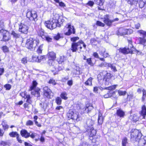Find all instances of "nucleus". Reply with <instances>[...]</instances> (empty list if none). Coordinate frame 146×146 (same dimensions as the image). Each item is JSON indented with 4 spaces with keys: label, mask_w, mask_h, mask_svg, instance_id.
Listing matches in <instances>:
<instances>
[{
    "label": "nucleus",
    "mask_w": 146,
    "mask_h": 146,
    "mask_svg": "<svg viewBox=\"0 0 146 146\" xmlns=\"http://www.w3.org/2000/svg\"><path fill=\"white\" fill-rule=\"evenodd\" d=\"M96 25L99 26H101L102 27H104L105 25L104 23L99 21H97L96 23Z\"/></svg>",
    "instance_id": "603ef678"
},
{
    "label": "nucleus",
    "mask_w": 146,
    "mask_h": 146,
    "mask_svg": "<svg viewBox=\"0 0 146 146\" xmlns=\"http://www.w3.org/2000/svg\"><path fill=\"white\" fill-rule=\"evenodd\" d=\"M109 15H106L104 16V19L103 21L107 26H110L111 25L112 22L111 20L109 19Z\"/></svg>",
    "instance_id": "2eb2a0df"
},
{
    "label": "nucleus",
    "mask_w": 146,
    "mask_h": 146,
    "mask_svg": "<svg viewBox=\"0 0 146 146\" xmlns=\"http://www.w3.org/2000/svg\"><path fill=\"white\" fill-rule=\"evenodd\" d=\"M127 139L126 138H124L122 141V146H126V144L127 143Z\"/></svg>",
    "instance_id": "49530a36"
},
{
    "label": "nucleus",
    "mask_w": 146,
    "mask_h": 146,
    "mask_svg": "<svg viewBox=\"0 0 146 146\" xmlns=\"http://www.w3.org/2000/svg\"><path fill=\"white\" fill-rule=\"evenodd\" d=\"M79 39V38L78 37H73L71 38V40L74 42H75L76 41V40H78Z\"/></svg>",
    "instance_id": "bf43d9fd"
},
{
    "label": "nucleus",
    "mask_w": 146,
    "mask_h": 146,
    "mask_svg": "<svg viewBox=\"0 0 146 146\" xmlns=\"http://www.w3.org/2000/svg\"><path fill=\"white\" fill-rule=\"evenodd\" d=\"M141 115L143 117V118H145L146 115V107L145 105H143L142 107V110L141 112Z\"/></svg>",
    "instance_id": "393cba45"
},
{
    "label": "nucleus",
    "mask_w": 146,
    "mask_h": 146,
    "mask_svg": "<svg viewBox=\"0 0 146 146\" xmlns=\"http://www.w3.org/2000/svg\"><path fill=\"white\" fill-rule=\"evenodd\" d=\"M118 93L119 96H124L126 94V92L125 91H123L119 90L118 91Z\"/></svg>",
    "instance_id": "a18cd8bd"
},
{
    "label": "nucleus",
    "mask_w": 146,
    "mask_h": 146,
    "mask_svg": "<svg viewBox=\"0 0 146 146\" xmlns=\"http://www.w3.org/2000/svg\"><path fill=\"white\" fill-rule=\"evenodd\" d=\"M66 27L68 29V31L65 34L66 35H69L72 33L75 34V31L73 26H72L70 24H68L66 25Z\"/></svg>",
    "instance_id": "ddd939ff"
},
{
    "label": "nucleus",
    "mask_w": 146,
    "mask_h": 146,
    "mask_svg": "<svg viewBox=\"0 0 146 146\" xmlns=\"http://www.w3.org/2000/svg\"><path fill=\"white\" fill-rule=\"evenodd\" d=\"M52 20L57 24L58 27H59L61 26L64 21V20L63 18V17L60 16L58 14L54 12L52 16Z\"/></svg>",
    "instance_id": "20e7f679"
},
{
    "label": "nucleus",
    "mask_w": 146,
    "mask_h": 146,
    "mask_svg": "<svg viewBox=\"0 0 146 146\" xmlns=\"http://www.w3.org/2000/svg\"><path fill=\"white\" fill-rule=\"evenodd\" d=\"M9 136L11 137H17V136H19V134L16 132H12L9 134Z\"/></svg>",
    "instance_id": "2f4dec72"
},
{
    "label": "nucleus",
    "mask_w": 146,
    "mask_h": 146,
    "mask_svg": "<svg viewBox=\"0 0 146 146\" xmlns=\"http://www.w3.org/2000/svg\"><path fill=\"white\" fill-rule=\"evenodd\" d=\"M21 135L26 138H27L29 137L30 133H28L27 131L25 129L22 130L20 132Z\"/></svg>",
    "instance_id": "6ab92c4d"
},
{
    "label": "nucleus",
    "mask_w": 146,
    "mask_h": 146,
    "mask_svg": "<svg viewBox=\"0 0 146 146\" xmlns=\"http://www.w3.org/2000/svg\"><path fill=\"white\" fill-rule=\"evenodd\" d=\"M137 32L143 36V37H140L138 38L139 43L144 45L146 42V31L142 30H139Z\"/></svg>",
    "instance_id": "6e6552de"
},
{
    "label": "nucleus",
    "mask_w": 146,
    "mask_h": 146,
    "mask_svg": "<svg viewBox=\"0 0 146 146\" xmlns=\"http://www.w3.org/2000/svg\"><path fill=\"white\" fill-rule=\"evenodd\" d=\"M73 72L75 74L78 75L80 74V68H76V69L74 70Z\"/></svg>",
    "instance_id": "c03bdc74"
},
{
    "label": "nucleus",
    "mask_w": 146,
    "mask_h": 146,
    "mask_svg": "<svg viewBox=\"0 0 146 146\" xmlns=\"http://www.w3.org/2000/svg\"><path fill=\"white\" fill-rule=\"evenodd\" d=\"M58 3L59 4V5L62 7L64 8L66 7L65 4L62 2L60 1Z\"/></svg>",
    "instance_id": "13d9d810"
},
{
    "label": "nucleus",
    "mask_w": 146,
    "mask_h": 146,
    "mask_svg": "<svg viewBox=\"0 0 146 146\" xmlns=\"http://www.w3.org/2000/svg\"><path fill=\"white\" fill-rule=\"evenodd\" d=\"M39 43L38 39H35L30 38L27 40L25 46L31 50L34 49Z\"/></svg>",
    "instance_id": "7ed1b4c3"
},
{
    "label": "nucleus",
    "mask_w": 146,
    "mask_h": 146,
    "mask_svg": "<svg viewBox=\"0 0 146 146\" xmlns=\"http://www.w3.org/2000/svg\"><path fill=\"white\" fill-rule=\"evenodd\" d=\"M49 83L52 84L53 85H54L56 84L55 81L53 78L50 79L48 82Z\"/></svg>",
    "instance_id": "09e8293b"
},
{
    "label": "nucleus",
    "mask_w": 146,
    "mask_h": 146,
    "mask_svg": "<svg viewBox=\"0 0 146 146\" xmlns=\"http://www.w3.org/2000/svg\"><path fill=\"white\" fill-rule=\"evenodd\" d=\"M139 139L138 146H146V136Z\"/></svg>",
    "instance_id": "dca6fc26"
},
{
    "label": "nucleus",
    "mask_w": 146,
    "mask_h": 146,
    "mask_svg": "<svg viewBox=\"0 0 146 146\" xmlns=\"http://www.w3.org/2000/svg\"><path fill=\"white\" fill-rule=\"evenodd\" d=\"M33 122L32 121L29 120L27 121L26 125L27 126L33 125Z\"/></svg>",
    "instance_id": "8fccbe9b"
},
{
    "label": "nucleus",
    "mask_w": 146,
    "mask_h": 146,
    "mask_svg": "<svg viewBox=\"0 0 146 146\" xmlns=\"http://www.w3.org/2000/svg\"><path fill=\"white\" fill-rule=\"evenodd\" d=\"M4 87L6 88V90H9L11 88V86L9 84H5L4 85Z\"/></svg>",
    "instance_id": "6e6d98bb"
},
{
    "label": "nucleus",
    "mask_w": 146,
    "mask_h": 146,
    "mask_svg": "<svg viewBox=\"0 0 146 146\" xmlns=\"http://www.w3.org/2000/svg\"><path fill=\"white\" fill-rule=\"evenodd\" d=\"M103 74L104 75L103 78V80L106 81L107 79L110 78V74L107 73L106 71H104L103 72V73H101L100 74L98 75V78H99L100 76L101 75H103Z\"/></svg>",
    "instance_id": "f3484780"
},
{
    "label": "nucleus",
    "mask_w": 146,
    "mask_h": 146,
    "mask_svg": "<svg viewBox=\"0 0 146 146\" xmlns=\"http://www.w3.org/2000/svg\"><path fill=\"white\" fill-rule=\"evenodd\" d=\"M41 37L43 39H45L48 42H51L52 39L47 34H45V35H41Z\"/></svg>",
    "instance_id": "a878e982"
},
{
    "label": "nucleus",
    "mask_w": 146,
    "mask_h": 146,
    "mask_svg": "<svg viewBox=\"0 0 146 146\" xmlns=\"http://www.w3.org/2000/svg\"><path fill=\"white\" fill-rule=\"evenodd\" d=\"M48 58L49 59L48 62V63L50 60L54 61L56 58V54L53 52H49L48 54Z\"/></svg>",
    "instance_id": "a211bd4d"
},
{
    "label": "nucleus",
    "mask_w": 146,
    "mask_h": 146,
    "mask_svg": "<svg viewBox=\"0 0 146 146\" xmlns=\"http://www.w3.org/2000/svg\"><path fill=\"white\" fill-rule=\"evenodd\" d=\"M73 84V82L72 80H68L67 83V84L69 85V86H71Z\"/></svg>",
    "instance_id": "680f3d73"
},
{
    "label": "nucleus",
    "mask_w": 146,
    "mask_h": 146,
    "mask_svg": "<svg viewBox=\"0 0 146 146\" xmlns=\"http://www.w3.org/2000/svg\"><path fill=\"white\" fill-rule=\"evenodd\" d=\"M116 114L120 117H123L125 115V112L121 109H119L117 110Z\"/></svg>",
    "instance_id": "412c9836"
},
{
    "label": "nucleus",
    "mask_w": 146,
    "mask_h": 146,
    "mask_svg": "<svg viewBox=\"0 0 146 146\" xmlns=\"http://www.w3.org/2000/svg\"><path fill=\"white\" fill-rule=\"evenodd\" d=\"M1 49L4 53L8 52H9V48L6 46H2Z\"/></svg>",
    "instance_id": "e433bc0d"
},
{
    "label": "nucleus",
    "mask_w": 146,
    "mask_h": 146,
    "mask_svg": "<svg viewBox=\"0 0 146 146\" xmlns=\"http://www.w3.org/2000/svg\"><path fill=\"white\" fill-rule=\"evenodd\" d=\"M104 117L102 116V114L99 112L98 119V123L99 125H102L103 122Z\"/></svg>",
    "instance_id": "5701e85b"
},
{
    "label": "nucleus",
    "mask_w": 146,
    "mask_h": 146,
    "mask_svg": "<svg viewBox=\"0 0 146 146\" xmlns=\"http://www.w3.org/2000/svg\"><path fill=\"white\" fill-rule=\"evenodd\" d=\"M22 21L19 26V31L25 34H27L28 32L29 27L25 23H23Z\"/></svg>",
    "instance_id": "9b49d317"
},
{
    "label": "nucleus",
    "mask_w": 146,
    "mask_h": 146,
    "mask_svg": "<svg viewBox=\"0 0 146 146\" xmlns=\"http://www.w3.org/2000/svg\"><path fill=\"white\" fill-rule=\"evenodd\" d=\"M117 86V85H113L112 86L106 87L104 88V89H107L110 90H113L115 89L116 86Z\"/></svg>",
    "instance_id": "f704fd0d"
},
{
    "label": "nucleus",
    "mask_w": 146,
    "mask_h": 146,
    "mask_svg": "<svg viewBox=\"0 0 146 146\" xmlns=\"http://www.w3.org/2000/svg\"><path fill=\"white\" fill-rule=\"evenodd\" d=\"M27 62V60L26 58H23L21 60V62L22 63L25 64Z\"/></svg>",
    "instance_id": "69168bd1"
},
{
    "label": "nucleus",
    "mask_w": 146,
    "mask_h": 146,
    "mask_svg": "<svg viewBox=\"0 0 146 146\" xmlns=\"http://www.w3.org/2000/svg\"><path fill=\"white\" fill-rule=\"evenodd\" d=\"M93 56L96 58H99L100 57L99 56L98 54L96 52H94L93 53Z\"/></svg>",
    "instance_id": "338daca9"
},
{
    "label": "nucleus",
    "mask_w": 146,
    "mask_h": 146,
    "mask_svg": "<svg viewBox=\"0 0 146 146\" xmlns=\"http://www.w3.org/2000/svg\"><path fill=\"white\" fill-rule=\"evenodd\" d=\"M37 84V83L36 81H33V82L32 85L30 87L29 90L32 91L31 92L32 94L34 95L35 97H37V100H40V89L38 88L35 89Z\"/></svg>",
    "instance_id": "f03ea898"
},
{
    "label": "nucleus",
    "mask_w": 146,
    "mask_h": 146,
    "mask_svg": "<svg viewBox=\"0 0 146 146\" xmlns=\"http://www.w3.org/2000/svg\"><path fill=\"white\" fill-rule=\"evenodd\" d=\"M45 26L48 28L52 30L58 27V24L52 20L45 21Z\"/></svg>",
    "instance_id": "1a4fd4ad"
},
{
    "label": "nucleus",
    "mask_w": 146,
    "mask_h": 146,
    "mask_svg": "<svg viewBox=\"0 0 146 146\" xmlns=\"http://www.w3.org/2000/svg\"><path fill=\"white\" fill-rule=\"evenodd\" d=\"M48 64L50 66L54 69V70H52L53 72L56 71L54 74H56L57 73L56 72L62 70L63 68L61 64L58 63L57 62L56 63L54 61L50 60L48 62Z\"/></svg>",
    "instance_id": "39448f33"
},
{
    "label": "nucleus",
    "mask_w": 146,
    "mask_h": 146,
    "mask_svg": "<svg viewBox=\"0 0 146 146\" xmlns=\"http://www.w3.org/2000/svg\"><path fill=\"white\" fill-rule=\"evenodd\" d=\"M43 90L44 96L48 98H50L51 96L53 94L50 89L47 86H45L43 87Z\"/></svg>",
    "instance_id": "f8f14e48"
},
{
    "label": "nucleus",
    "mask_w": 146,
    "mask_h": 146,
    "mask_svg": "<svg viewBox=\"0 0 146 146\" xmlns=\"http://www.w3.org/2000/svg\"><path fill=\"white\" fill-rule=\"evenodd\" d=\"M5 31V30L1 29L0 30V40L2 41V39L3 37V35L5 34V33L4 31Z\"/></svg>",
    "instance_id": "ea45409f"
},
{
    "label": "nucleus",
    "mask_w": 146,
    "mask_h": 146,
    "mask_svg": "<svg viewBox=\"0 0 146 146\" xmlns=\"http://www.w3.org/2000/svg\"><path fill=\"white\" fill-rule=\"evenodd\" d=\"M93 78L90 77L85 83L86 85L91 86L92 85V81Z\"/></svg>",
    "instance_id": "c756f323"
},
{
    "label": "nucleus",
    "mask_w": 146,
    "mask_h": 146,
    "mask_svg": "<svg viewBox=\"0 0 146 146\" xmlns=\"http://www.w3.org/2000/svg\"><path fill=\"white\" fill-rule=\"evenodd\" d=\"M21 94L22 96L25 99H27L26 100H29L31 99V97L30 95L27 94L26 91L22 92Z\"/></svg>",
    "instance_id": "cd10ccee"
},
{
    "label": "nucleus",
    "mask_w": 146,
    "mask_h": 146,
    "mask_svg": "<svg viewBox=\"0 0 146 146\" xmlns=\"http://www.w3.org/2000/svg\"><path fill=\"white\" fill-rule=\"evenodd\" d=\"M142 92L143 93V96L142 97V98L143 100H144L145 98L146 95V91L144 89H143L142 90Z\"/></svg>",
    "instance_id": "e2e57ef3"
},
{
    "label": "nucleus",
    "mask_w": 146,
    "mask_h": 146,
    "mask_svg": "<svg viewBox=\"0 0 146 146\" xmlns=\"http://www.w3.org/2000/svg\"><path fill=\"white\" fill-rule=\"evenodd\" d=\"M131 141H137L141 137V133L137 129H134L131 134Z\"/></svg>",
    "instance_id": "0eeeda50"
},
{
    "label": "nucleus",
    "mask_w": 146,
    "mask_h": 146,
    "mask_svg": "<svg viewBox=\"0 0 146 146\" xmlns=\"http://www.w3.org/2000/svg\"><path fill=\"white\" fill-rule=\"evenodd\" d=\"M40 58V61L41 60L44 61L46 60L45 56H42L40 57H39Z\"/></svg>",
    "instance_id": "774afa93"
},
{
    "label": "nucleus",
    "mask_w": 146,
    "mask_h": 146,
    "mask_svg": "<svg viewBox=\"0 0 146 146\" xmlns=\"http://www.w3.org/2000/svg\"><path fill=\"white\" fill-rule=\"evenodd\" d=\"M93 109V107L91 105L88 106L86 105V107L83 109L84 113H89Z\"/></svg>",
    "instance_id": "4be33fe9"
},
{
    "label": "nucleus",
    "mask_w": 146,
    "mask_h": 146,
    "mask_svg": "<svg viewBox=\"0 0 146 146\" xmlns=\"http://www.w3.org/2000/svg\"><path fill=\"white\" fill-rule=\"evenodd\" d=\"M128 3L131 5L136 4L138 2V0H126Z\"/></svg>",
    "instance_id": "473e14b6"
},
{
    "label": "nucleus",
    "mask_w": 146,
    "mask_h": 146,
    "mask_svg": "<svg viewBox=\"0 0 146 146\" xmlns=\"http://www.w3.org/2000/svg\"><path fill=\"white\" fill-rule=\"evenodd\" d=\"M83 43V42L82 40L78 41L77 42H73L72 44L71 50L73 52H76L77 48H79L80 43Z\"/></svg>",
    "instance_id": "4468645a"
},
{
    "label": "nucleus",
    "mask_w": 146,
    "mask_h": 146,
    "mask_svg": "<svg viewBox=\"0 0 146 146\" xmlns=\"http://www.w3.org/2000/svg\"><path fill=\"white\" fill-rule=\"evenodd\" d=\"M99 51V54L104 57L106 58L108 56V54L107 53H106V49L104 48H101Z\"/></svg>",
    "instance_id": "aec40b11"
},
{
    "label": "nucleus",
    "mask_w": 146,
    "mask_h": 146,
    "mask_svg": "<svg viewBox=\"0 0 146 146\" xmlns=\"http://www.w3.org/2000/svg\"><path fill=\"white\" fill-rule=\"evenodd\" d=\"M128 42L129 44L128 48H120L118 50L119 52L123 54H127L129 53L131 54L134 53L137 51L135 48L133 46L132 44V41L131 40H128Z\"/></svg>",
    "instance_id": "f257e3e1"
},
{
    "label": "nucleus",
    "mask_w": 146,
    "mask_h": 146,
    "mask_svg": "<svg viewBox=\"0 0 146 146\" xmlns=\"http://www.w3.org/2000/svg\"><path fill=\"white\" fill-rule=\"evenodd\" d=\"M62 34H60L58 33L54 37V38L56 40H58L59 38H62Z\"/></svg>",
    "instance_id": "37998d69"
},
{
    "label": "nucleus",
    "mask_w": 146,
    "mask_h": 146,
    "mask_svg": "<svg viewBox=\"0 0 146 146\" xmlns=\"http://www.w3.org/2000/svg\"><path fill=\"white\" fill-rule=\"evenodd\" d=\"M145 3L144 1H140L139 3V6L140 8H142L144 6Z\"/></svg>",
    "instance_id": "5fc2aeb1"
},
{
    "label": "nucleus",
    "mask_w": 146,
    "mask_h": 146,
    "mask_svg": "<svg viewBox=\"0 0 146 146\" xmlns=\"http://www.w3.org/2000/svg\"><path fill=\"white\" fill-rule=\"evenodd\" d=\"M32 60L33 61H35L38 62H40L39 56H33Z\"/></svg>",
    "instance_id": "72a5a7b5"
},
{
    "label": "nucleus",
    "mask_w": 146,
    "mask_h": 146,
    "mask_svg": "<svg viewBox=\"0 0 146 146\" xmlns=\"http://www.w3.org/2000/svg\"><path fill=\"white\" fill-rule=\"evenodd\" d=\"M8 145L7 142L2 141H0V146H6Z\"/></svg>",
    "instance_id": "864d4df0"
},
{
    "label": "nucleus",
    "mask_w": 146,
    "mask_h": 146,
    "mask_svg": "<svg viewBox=\"0 0 146 146\" xmlns=\"http://www.w3.org/2000/svg\"><path fill=\"white\" fill-rule=\"evenodd\" d=\"M131 117L132 118V120L133 121L136 122L139 120L138 116L136 115H134L133 116H131Z\"/></svg>",
    "instance_id": "58836bf2"
},
{
    "label": "nucleus",
    "mask_w": 146,
    "mask_h": 146,
    "mask_svg": "<svg viewBox=\"0 0 146 146\" xmlns=\"http://www.w3.org/2000/svg\"><path fill=\"white\" fill-rule=\"evenodd\" d=\"M90 135L91 137H92L95 135L96 134V131L94 129L92 130L90 132Z\"/></svg>",
    "instance_id": "de8ad7c7"
},
{
    "label": "nucleus",
    "mask_w": 146,
    "mask_h": 146,
    "mask_svg": "<svg viewBox=\"0 0 146 146\" xmlns=\"http://www.w3.org/2000/svg\"><path fill=\"white\" fill-rule=\"evenodd\" d=\"M67 116L69 118H70L77 121L80 120V116L78 112H74L72 110H70L67 114Z\"/></svg>",
    "instance_id": "423d86ee"
},
{
    "label": "nucleus",
    "mask_w": 146,
    "mask_h": 146,
    "mask_svg": "<svg viewBox=\"0 0 146 146\" xmlns=\"http://www.w3.org/2000/svg\"><path fill=\"white\" fill-rule=\"evenodd\" d=\"M11 35L13 36L14 38H17L19 37L20 35L17 32H15L14 31H12L11 33Z\"/></svg>",
    "instance_id": "c85d7f7f"
},
{
    "label": "nucleus",
    "mask_w": 146,
    "mask_h": 146,
    "mask_svg": "<svg viewBox=\"0 0 146 146\" xmlns=\"http://www.w3.org/2000/svg\"><path fill=\"white\" fill-rule=\"evenodd\" d=\"M135 27L137 29H139L141 26L140 24L139 23H136L135 24Z\"/></svg>",
    "instance_id": "052dcab7"
},
{
    "label": "nucleus",
    "mask_w": 146,
    "mask_h": 146,
    "mask_svg": "<svg viewBox=\"0 0 146 146\" xmlns=\"http://www.w3.org/2000/svg\"><path fill=\"white\" fill-rule=\"evenodd\" d=\"M2 125L4 130L8 129L9 127L8 125L7 124L6 122L5 121H3L2 123Z\"/></svg>",
    "instance_id": "c9c22d12"
},
{
    "label": "nucleus",
    "mask_w": 146,
    "mask_h": 146,
    "mask_svg": "<svg viewBox=\"0 0 146 146\" xmlns=\"http://www.w3.org/2000/svg\"><path fill=\"white\" fill-rule=\"evenodd\" d=\"M126 34L129 35L132 33H133V30L131 29H126Z\"/></svg>",
    "instance_id": "4d7b16f0"
},
{
    "label": "nucleus",
    "mask_w": 146,
    "mask_h": 146,
    "mask_svg": "<svg viewBox=\"0 0 146 146\" xmlns=\"http://www.w3.org/2000/svg\"><path fill=\"white\" fill-rule=\"evenodd\" d=\"M96 3L100 6L103 5L104 0H94Z\"/></svg>",
    "instance_id": "7c9ffc66"
},
{
    "label": "nucleus",
    "mask_w": 146,
    "mask_h": 146,
    "mask_svg": "<svg viewBox=\"0 0 146 146\" xmlns=\"http://www.w3.org/2000/svg\"><path fill=\"white\" fill-rule=\"evenodd\" d=\"M86 62L88 64L91 66H93L94 65V64L92 62V59L91 58L87 59Z\"/></svg>",
    "instance_id": "79ce46f5"
},
{
    "label": "nucleus",
    "mask_w": 146,
    "mask_h": 146,
    "mask_svg": "<svg viewBox=\"0 0 146 146\" xmlns=\"http://www.w3.org/2000/svg\"><path fill=\"white\" fill-rule=\"evenodd\" d=\"M126 29L123 28H120L119 29L118 31L117 34L118 35H126Z\"/></svg>",
    "instance_id": "b1692460"
},
{
    "label": "nucleus",
    "mask_w": 146,
    "mask_h": 146,
    "mask_svg": "<svg viewBox=\"0 0 146 146\" xmlns=\"http://www.w3.org/2000/svg\"><path fill=\"white\" fill-rule=\"evenodd\" d=\"M43 44H42L40 45L37 50V52L39 54H41L42 53Z\"/></svg>",
    "instance_id": "4c0bfd02"
},
{
    "label": "nucleus",
    "mask_w": 146,
    "mask_h": 146,
    "mask_svg": "<svg viewBox=\"0 0 146 146\" xmlns=\"http://www.w3.org/2000/svg\"><path fill=\"white\" fill-rule=\"evenodd\" d=\"M104 67H110L112 66V64H111L105 62H104Z\"/></svg>",
    "instance_id": "0e129e2a"
},
{
    "label": "nucleus",
    "mask_w": 146,
    "mask_h": 146,
    "mask_svg": "<svg viewBox=\"0 0 146 146\" xmlns=\"http://www.w3.org/2000/svg\"><path fill=\"white\" fill-rule=\"evenodd\" d=\"M27 17L31 21H35L37 20V15L35 11H31L28 10L27 13Z\"/></svg>",
    "instance_id": "9d476101"
},
{
    "label": "nucleus",
    "mask_w": 146,
    "mask_h": 146,
    "mask_svg": "<svg viewBox=\"0 0 146 146\" xmlns=\"http://www.w3.org/2000/svg\"><path fill=\"white\" fill-rule=\"evenodd\" d=\"M5 33V34H4L3 38L2 39V41H6L8 40L9 39V33L8 32L5 31H4Z\"/></svg>",
    "instance_id": "bb28decb"
},
{
    "label": "nucleus",
    "mask_w": 146,
    "mask_h": 146,
    "mask_svg": "<svg viewBox=\"0 0 146 146\" xmlns=\"http://www.w3.org/2000/svg\"><path fill=\"white\" fill-rule=\"evenodd\" d=\"M37 134L35 133H30L29 137H31V138L33 139L36 136H37Z\"/></svg>",
    "instance_id": "3c124183"
},
{
    "label": "nucleus",
    "mask_w": 146,
    "mask_h": 146,
    "mask_svg": "<svg viewBox=\"0 0 146 146\" xmlns=\"http://www.w3.org/2000/svg\"><path fill=\"white\" fill-rule=\"evenodd\" d=\"M67 95L66 93L65 92H62L61 94V97L64 100H66L67 99L66 97Z\"/></svg>",
    "instance_id": "a19ab883"
}]
</instances>
